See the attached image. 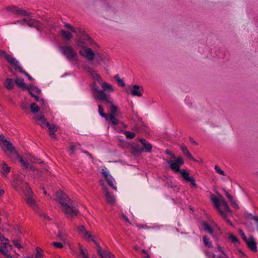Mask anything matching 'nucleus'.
Segmentation results:
<instances>
[{"mask_svg": "<svg viewBox=\"0 0 258 258\" xmlns=\"http://www.w3.org/2000/svg\"><path fill=\"white\" fill-rule=\"evenodd\" d=\"M165 153L167 155L171 156V157L174 159L173 161L170 160H167L166 161L167 163L170 165V168L174 172H179L184 180L186 181L190 182L193 187H197V185L196 183L195 179L192 176H189V172L185 169H179L180 166L184 163L183 158L181 157L176 158L175 156L168 150H166Z\"/></svg>", "mask_w": 258, "mask_h": 258, "instance_id": "1", "label": "nucleus"}, {"mask_svg": "<svg viewBox=\"0 0 258 258\" xmlns=\"http://www.w3.org/2000/svg\"><path fill=\"white\" fill-rule=\"evenodd\" d=\"M96 3L100 5L101 13L104 17L110 19L116 14L117 10L109 0H97Z\"/></svg>", "mask_w": 258, "mask_h": 258, "instance_id": "2", "label": "nucleus"}, {"mask_svg": "<svg viewBox=\"0 0 258 258\" xmlns=\"http://www.w3.org/2000/svg\"><path fill=\"white\" fill-rule=\"evenodd\" d=\"M0 56L5 58L12 66L15 67V69H18L20 73L24 74L28 77L29 80L30 81L33 80L32 77L22 69V68L20 66L19 62L11 55L7 53L5 51L0 50Z\"/></svg>", "mask_w": 258, "mask_h": 258, "instance_id": "3", "label": "nucleus"}, {"mask_svg": "<svg viewBox=\"0 0 258 258\" xmlns=\"http://www.w3.org/2000/svg\"><path fill=\"white\" fill-rule=\"evenodd\" d=\"M97 83H98L96 81L94 80L90 86L94 98L96 100H107L109 102V96H107L103 91L99 89Z\"/></svg>", "mask_w": 258, "mask_h": 258, "instance_id": "4", "label": "nucleus"}, {"mask_svg": "<svg viewBox=\"0 0 258 258\" xmlns=\"http://www.w3.org/2000/svg\"><path fill=\"white\" fill-rule=\"evenodd\" d=\"M108 99L109 102L104 100L106 105L108 104H110V114L109 115L107 114V121L111 123L112 126H115L119 123L118 120L115 117L116 116L117 108L109 100V98Z\"/></svg>", "mask_w": 258, "mask_h": 258, "instance_id": "5", "label": "nucleus"}, {"mask_svg": "<svg viewBox=\"0 0 258 258\" xmlns=\"http://www.w3.org/2000/svg\"><path fill=\"white\" fill-rule=\"evenodd\" d=\"M76 203L72 202L71 204H66L62 207V210L68 218H73L78 213V210L76 207Z\"/></svg>", "mask_w": 258, "mask_h": 258, "instance_id": "6", "label": "nucleus"}, {"mask_svg": "<svg viewBox=\"0 0 258 258\" xmlns=\"http://www.w3.org/2000/svg\"><path fill=\"white\" fill-rule=\"evenodd\" d=\"M60 50L69 60H77V53L72 46L68 45L61 46L60 47Z\"/></svg>", "mask_w": 258, "mask_h": 258, "instance_id": "7", "label": "nucleus"}, {"mask_svg": "<svg viewBox=\"0 0 258 258\" xmlns=\"http://www.w3.org/2000/svg\"><path fill=\"white\" fill-rule=\"evenodd\" d=\"M56 200L62 207L66 204H69V203L71 204L72 202H73V201L69 199L68 196L61 190L57 191L56 193Z\"/></svg>", "mask_w": 258, "mask_h": 258, "instance_id": "8", "label": "nucleus"}, {"mask_svg": "<svg viewBox=\"0 0 258 258\" xmlns=\"http://www.w3.org/2000/svg\"><path fill=\"white\" fill-rule=\"evenodd\" d=\"M2 144L4 146H5V147L8 152V153H6V154L13 153H14L16 154V152H15V147L10 141H9L5 138V136L3 134H1L0 145L2 146Z\"/></svg>", "mask_w": 258, "mask_h": 258, "instance_id": "9", "label": "nucleus"}, {"mask_svg": "<svg viewBox=\"0 0 258 258\" xmlns=\"http://www.w3.org/2000/svg\"><path fill=\"white\" fill-rule=\"evenodd\" d=\"M15 152H16V155L14 153H13L7 154V155L12 160L18 159L22 166L26 169H28L29 168V163L27 161L24 160L23 158L19 155L18 152L16 150V148L15 149Z\"/></svg>", "mask_w": 258, "mask_h": 258, "instance_id": "10", "label": "nucleus"}, {"mask_svg": "<svg viewBox=\"0 0 258 258\" xmlns=\"http://www.w3.org/2000/svg\"><path fill=\"white\" fill-rule=\"evenodd\" d=\"M80 55L86 57L89 61H92L95 57V53L90 48L86 47L79 51Z\"/></svg>", "mask_w": 258, "mask_h": 258, "instance_id": "11", "label": "nucleus"}, {"mask_svg": "<svg viewBox=\"0 0 258 258\" xmlns=\"http://www.w3.org/2000/svg\"><path fill=\"white\" fill-rule=\"evenodd\" d=\"M220 196L219 195V198H218L215 196H212L211 197V200L212 201L213 204H214L216 210L218 211V212L220 214L221 216L223 219L226 218V214L223 211H222L220 208Z\"/></svg>", "mask_w": 258, "mask_h": 258, "instance_id": "12", "label": "nucleus"}, {"mask_svg": "<svg viewBox=\"0 0 258 258\" xmlns=\"http://www.w3.org/2000/svg\"><path fill=\"white\" fill-rule=\"evenodd\" d=\"M6 10L8 11L12 12L14 14L21 16H29L30 15L29 13L27 12L26 11L22 10L16 6L8 7Z\"/></svg>", "mask_w": 258, "mask_h": 258, "instance_id": "13", "label": "nucleus"}, {"mask_svg": "<svg viewBox=\"0 0 258 258\" xmlns=\"http://www.w3.org/2000/svg\"><path fill=\"white\" fill-rule=\"evenodd\" d=\"M85 70L92 77L94 80L96 81L98 83H100L101 77L95 70L89 66L85 67Z\"/></svg>", "mask_w": 258, "mask_h": 258, "instance_id": "14", "label": "nucleus"}, {"mask_svg": "<svg viewBox=\"0 0 258 258\" xmlns=\"http://www.w3.org/2000/svg\"><path fill=\"white\" fill-rule=\"evenodd\" d=\"M105 201L109 205H112L115 203V198L113 195L111 194L107 189L103 191Z\"/></svg>", "mask_w": 258, "mask_h": 258, "instance_id": "15", "label": "nucleus"}, {"mask_svg": "<svg viewBox=\"0 0 258 258\" xmlns=\"http://www.w3.org/2000/svg\"><path fill=\"white\" fill-rule=\"evenodd\" d=\"M35 119L40 121L39 124L42 127L46 126L49 127L51 125L50 123L45 119L44 116L41 114H35Z\"/></svg>", "mask_w": 258, "mask_h": 258, "instance_id": "16", "label": "nucleus"}, {"mask_svg": "<svg viewBox=\"0 0 258 258\" xmlns=\"http://www.w3.org/2000/svg\"><path fill=\"white\" fill-rule=\"evenodd\" d=\"M35 197H26L25 198V201L30 207L35 210H37L39 209V207L35 201Z\"/></svg>", "mask_w": 258, "mask_h": 258, "instance_id": "17", "label": "nucleus"}, {"mask_svg": "<svg viewBox=\"0 0 258 258\" xmlns=\"http://www.w3.org/2000/svg\"><path fill=\"white\" fill-rule=\"evenodd\" d=\"M27 24L30 27H34L38 30H40L41 23L36 19L31 18L27 19Z\"/></svg>", "mask_w": 258, "mask_h": 258, "instance_id": "18", "label": "nucleus"}, {"mask_svg": "<svg viewBox=\"0 0 258 258\" xmlns=\"http://www.w3.org/2000/svg\"><path fill=\"white\" fill-rule=\"evenodd\" d=\"M247 244L248 247L253 251H256L257 250V247L254 239L253 237H250L247 240L245 241Z\"/></svg>", "mask_w": 258, "mask_h": 258, "instance_id": "19", "label": "nucleus"}, {"mask_svg": "<svg viewBox=\"0 0 258 258\" xmlns=\"http://www.w3.org/2000/svg\"><path fill=\"white\" fill-rule=\"evenodd\" d=\"M140 142L142 143V144L143 146V148H142L143 152H151L152 148V146L151 144H150L149 142H147L145 139H140Z\"/></svg>", "mask_w": 258, "mask_h": 258, "instance_id": "20", "label": "nucleus"}, {"mask_svg": "<svg viewBox=\"0 0 258 258\" xmlns=\"http://www.w3.org/2000/svg\"><path fill=\"white\" fill-rule=\"evenodd\" d=\"M140 89L143 90L141 87L138 85L133 86V90L131 91V94L134 96L141 97L142 96V92L140 91Z\"/></svg>", "mask_w": 258, "mask_h": 258, "instance_id": "21", "label": "nucleus"}, {"mask_svg": "<svg viewBox=\"0 0 258 258\" xmlns=\"http://www.w3.org/2000/svg\"><path fill=\"white\" fill-rule=\"evenodd\" d=\"M1 172L4 176L7 177L8 173L10 172L11 167L8 166L6 162H2L1 165Z\"/></svg>", "mask_w": 258, "mask_h": 258, "instance_id": "22", "label": "nucleus"}, {"mask_svg": "<svg viewBox=\"0 0 258 258\" xmlns=\"http://www.w3.org/2000/svg\"><path fill=\"white\" fill-rule=\"evenodd\" d=\"M75 41H76V45L77 47H80V48H82L83 49L87 47V46L88 43L85 40H83L82 38H79L78 37H77L76 38Z\"/></svg>", "mask_w": 258, "mask_h": 258, "instance_id": "23", "label": "nucleus"}, {"mask_svg": "<svg viewBox=\"0 0 258 258\" xmlns=\"http://www.w3.org/2000/svg\"><path fill=\"white\" fill-rule=\"evenodd\" d=\"M202 227L204 230L210 234L211 235H213V230L212 227L206 221H204L202 223Z\"/></svg>", "mask_w": 258, "mask_h": 258, "instance_id": "24", "label": "nucleus"}, {"mask_svg": "<svg viewBox=\"0 0 258 258\" xmlns=\"http://www.w3.org/2000/svg\"><path fill=\"white\" fill-rule=\"evenodd\" d=\"M100 84L102 87V91L104 92V91L108 90L109 92H113V89L111 85L106 82H102L101 80L100 81V83H98Z\"/></svg>", "mask_w": 258, "mask_h": 258, "instance_id": "25", "label": "nucleus"}, {"mask_svg": "<svg viewBox=\"0 0 258 258\" xmlns=\"http://www.w3.org/2000/svg\"><path fill=\"white\" fill-rule=\"evenodd\" d=\"M180 148L183 154L185 155L188 158L194 161L195 160L192 156L191 155V154L188 151L187 147L185 146L182 145Z\"/></svg>", "mask_w": 258, "mask_h": 258, "instance_id": "26", "label": "nucleus"}, {"mask_svg": "<svg viewBox=\"0 0 258 258\" xmlns=\"http://www.w3.org/2000/svg\"><path fill=\"white\" fill-rule=\"evenodd\" d=\"M4 86L9 90L12 89L14 87L13 80L12 79H7L4 83Z\"/></svg>", "mask_w": 258, "mask_h": 258, "instance_id": "27", "label": "nucleus"}, {"mask_svg": "<svg viewBox=\"0 0 258 258\" xmlns=\"http://www.w3.org/2000/svg\"><path fill=\"white\" fill-rule=\"evenodd\" d=\"M27 89L29 90L32 96H33V95H35V93L39 94L40 93V90L39 88L33 86H27Z\"/></svg>", "mask_w": 258, "mask_h": 258, "instance_id": "28", "label": "nucleus"}, {"mask_svg": "<svg viewBox=\"0 0 258 258\" xmlns=\"http://www.w3.org/2000/svg\"><path fill=\"white\" fill-rule=\"evenodd\" d=\"M105 179L106 181L107 182L108 185L111 187L113 189L116 190H117V187L114 185V179L112 177L111 175H109L108 177L105 178Z\"/></svg>", "mask_w": 258, "mask_h": 258, "instance_id": "29", "label": "nucleus"}, {"mask_svg": "<svg viewBox=\"0 0 258 258\" xmlns=\"http://www.w3.org/2000/svg\"><path fill=\"white\" fill-rule=\"evenodd\" d=\"M222 205L224 207V212H230V209L226 201L223 199V198L220 196V205Z\"/></svg>", "mask_w": 258, "mask_h": 258, "instance_id": "30", "label": "nucleus"}, {"mask_svg": "<svg viewBox=\"0 0 258 258\" xmlns=\"http://www.w3.org/2000/svg\"><path fill=\"white\" fill-rule=\"evenodd\" d=\"M15 180L14 186L16 190H18L19 189L20 184L22 181L21 177L19 175H16L15 176Z\"/></svg>", "mask_w": 258, "mask_h": 258, "instance_id": "31", "label": "nucleus"}, {"mask_svg": "<svg viewBox=\"0 0 258 258\" xmlns=\"http://www.w3.org/2000/svg\"><path fill=\"white\" fill-rule=\"evenodd\" d=\"M61 35L65 40L68 41L70 40L73 38V36L70 32L64 30L61 31Z\"/></svg>", "mask_w": 258, "mask_h": 258, "instance_id": "32", "label": "nucleus"}, {"mask_svg": "<svg viewBox=\"0 0 258 258\" xmlns=\"http://www.w3.org/2000/svg\"><path fill=\"white\" fill-rule=\"evenodd\" d=\"M49 135L54 139L56 138V135L55 132L57 131V127L54 124H51L49 127Z\"/></svg>", "mask_w": 258, "mask_h": 258, "instance_id": "33", "label": "nucleus"}, {"mask_svg": "<svg viewBox=\"0 0 258 258\" xmlns=\"http://www.w3.org/2000/svg\"><path fill=\"white\" fill-rule=\"evenodd\" d=\"M26 187L27 189V193L25 194L26 198V197H35L34 194L33 193L31 188L30 187L28 183L26 182Z\"/></svg>", "mask_w": 258, "mask_h": 258, "instance_id": "34", "label": "nucleus"}, {"mask_svg": "<svg viewBox=\"0 0 258 258\" xmlns=\"http://www.w3.org/2000/svg\"><path fill=\"white\" fill-rule=\"evenodd\" d=\"M15 83L18 86L21 87L26 89L27 88V86H26L23 79L17 78L15 80Z\"/></svg>", "mask_w": 258, "mask_h": 258, "instance_id": "35", "label": "nucleus"}, {"mask_svg": "<svg viewBox=\"0 0 258 258\" xmlns=\"http://www.w3.org/2000/svg\"><path fill=\"white\" fill-rule=\"evenodd\" d=\"M101 258H113L114 255L112 254L110 251H103L102 253L100 255Z\"/></svg>", "mask_w": 258, "mask_h": 258, "instance_id": "36", "label": "nucleus"}, {"mask_svg": "<svg viewBox=\"0 0 258 258\" xmlns=\"http://www.w3.org/2000/svg\"><path fill=\"white\" fill-rule=\"evenodd\" d=\"M78 231L79 234L82 236H84L87 233L88 231H87L84 226L81 225L78 227Z\"/></svg>", "mask_w": 258, "mask_h": 258, "instance_id": "37", "label": "nucleus"}, {"mask_svg": "<svg viewBox=\"0 0 258 258\" xmlns=\"http://www.w3.org/2000/svg\"><path fill=\"white\" fill-rule=\"evenodd\" d=\"M94 235H93L91 234V233L90 231H88L87 233L84 236L83 238L89 241H92L94 242L95 240L94 239Z\"/></svg>", "mask_w": 258, "mask_h": 258, "instance_id": "38", "label": "nucleus"}, {"mask_svg": "<svg viewBox=\"0 0 258 258\" xmlns=\"http://www.w3.org/2000/svg\"><path fill=\"white\" fill-rule=\"evenodd\" d=\"M228 239L234 244L239 243V241L237 238L232 233H229L228 235Z\"/></svg>", "mask_w": 258, "mask_h": 258, "instance_id": "39", "label": "nucleus"}, {"mask_svg": "<svg viewBox=\"0 0 258 258\" xmlns=\"http://www.w3.org/2000/svg\"><path fill=\"white\" fill-rule=\"evenodd\" d=\"M30 108L33 113L38 112L40 110L39 107L37 106L36 103H32L30 106Z\"/></svg>", "mask_w": 258, "mask_h": 258, "instance_id": "40", "label": "nucleus"}, {"mask_svg": "<svg viewBox=\"0 0 258 258\" xmlns=\"http://www.w3.org/2000/svg\"><path fill=\"white\" fill-rule=\"evenodd\" d=\"M79 249L80 254L83 256V258H89L87 254L86 253L87 250L84 249L82 245H79Z\"/></svg>", "mask_w": 258, "mask_h": 258, "instance_id": "41", "label": "nucleus"}, {"mask_svg": "<svg viewBox=\"0 0 258 258\" xmlns=\"http://www.w3.org/2000/svg\"><path fill=\"white\" fill-rule=\"evenodd\" d=\"M203 241H204V244L206 246H207L208 247H212V242L210 240L209 238H208L206 236H204L203 237Z\"/></svg>", "mask_w": 258, "mask_h": 258, "instance_id": "42", "label": "nucleus"}, {"mask_svg": "<svg viewBox=\"0 0 258 258\" xmlns=\"http://www.w3.org/2000/svg\"><path fill=\"white\" fill-rule=\"evenodd\" d=\"M142 152V148H140L138 145H135L133 147L132 153L134 154L141 153Z\"/></svg>", "mask_w": 258, "mask_h": 258, "instance_id": "43", "label": "nucleus"}, {"mask_svg": "<svg viewBox=\"0 0 258 258\" xmlns=\"http://www.w3.org/2000/svg\"><path fill=\"white\" fill-rule=\"evenodd\" d=\"M36 253L35 254V257L36 258H43V250L37 247L36 249Z\"/></svg>", "mask_w": 258, "mask_h": 258, "instance_id": "44", "label": "nucleus"}, {"mask_svg": "<svg viewBox=\"0 0 258 258\" xmlns=\"http://www.w3.org/2000/svg\"><path fill=\"white\" fill-rule=\"evenodd\" d=\"M79 38H82L83 40H85L88 43H91L92 42V39L91 38L85 33L82 36Z\"/></svg>", "mask_w": 258, "mask_h": 258, "instance_id": "45", "label": "nucleus"}, {"mask_svg": "<svg viewBox=\"0 0 258 258\" xmlns=\"http://www.w3.org/2000/svg\"><path fill=\"white\" fill-rule=\"evenodd\" d=\"M114 79L118 82V85L119 86L121 87L125 86V83H124L123 81L119 78L118 75H115L114 77Z\"/></svg>", "mask_w": 258, "mask_h": 258, "instance_id": "46", "label": "nucleus"}, {"mask_svg": "<svg viewBox=\"0 0 258 258\" xmlns=\"http://www.w3.org/2000/svg\"><path fill=\"white\" fill-rule=\"evenodd\" d=\"M124 134L127 139H133L135 137V134L130 131H124Z\"/></svg>", "mask_w": 258, "mask_h": 258, "instance_id": "47", "label": "nucleus"}, {"mask_svg": "<svg viewBox=\"0 0 258 258\" xmlns=\"http://www.w3.org/2000/svg\"><path fill=\"white\" fill-rule=\"evenodd\" d=\"M98 112L100 115L104 117L107 121V114L103 112V109L100 105L98 106Z\"/></svg>", "mask_w": 258, "mask_h": 258, "instance_id": "48", "label": "nucleus"}, {"mask_svg": "<svg viewBox=\"0 0 258 258\" xmlns=\"http://www.w3.org/2000/svg\"><path fill=\"white\" fill-rule=\"evenodd\" d=\"M73 32L76 33L77 37L82 36L85 33L83 29L80 28L75 29V31Z\"/></svg>", "mask_w": 258, "mask_h": 258, "instance_id": "49", "label": "nucleus"}, {"mask_svg": "<svg viewBox=\"0 0 258 258\" xmlns=\"http://www.w3.org/2000/svg\"><path fill=\"white\" fill-rule=\"evenodd\" d=\"M217 249L219 251H221V253L218 255V258H229L227 257V255L222 250L221 247L218 246Z\"/></svg>", "mask_w": 258, "mask_h": 258, "instance_id": "50", "label": "nucleus"}, {"mask_svg": "<svg viewBox=\"0 0 258 258\" xmlns=\"http://www.w3.org/2000/svg\"><path fill=\"white\" fill-rule=\"evenodd\" d=\"M93 242L96 245L97 253L100 255L103 252V251L102 250V248L100 246L99 244L96 240H95Z\"/></svg>", "mask_w": 258, "mask_h": 258, "instance_id": "51", "label": "nucleus"}, {"mask_svg": "<svg viewBox=\"0 0 258 258\" xmlns=\"http://www.w3.org/2000/svg\"><path fill=\"white\" fill-rule=\"evenodd\" d=\"M99 184L101 185V187H102V190L104 191L107 189H108L106 185H105V182L104 181H103V180L102 179H100L99 180Z\"/></svg>", "mask_w": 258, "mask_h": 258, "instance_id": "52", "label": "nucleus"}, {"mask_svg": "<svg viewBox=\"0 0 258 258\" xmlns=\"http://www.w3.org/2000/svg\"><path fill=\"white\" fill-rule=\"evenodd\" d=\"M12 242H13L14 245L17 248H22L23 247L22 246L20 243L18 239H17V240L14 239V240L12 241Z\"/></svg>", "mask_w": 258, "mask_h": 258, "instance_id": "53", "label": "nucleus"}, {"mask_svg": "<svg viewBox=\"0 0 258 258\" xmlns=\"http://www.w3.org/2000/svg\"><path fill=\"white\" fill-rule=\"evenodd\" d=\"M29 105L25 102H23L21 104V108L22 109H23L25 111L28 110L29 109Z\"/></svg>", "mask_w": 258, "mask_h": 258, "instance_id": "54", "label": "nucleus"}, {"mask_svg": "<svg viewBox=\"0 0 258 258\" xmlns=\"http://www.w3.org/2000/svg\"><path fill=\"white\" fill-rule=\"evenodd\" d=\"M38 214H39V216L43 218L44 219H45L46 220H50V218H49V217L48 216H47L45 213H43L42 212L39 211L38 212Z\"/></svg>", "mask_w": 258, "mask_h": 258, "instance_id": "55", "label": "nucleus"}, {"mask_svg": "<svg viewBox=\"0 0 258 258\" xmlns=\"http://www.w3.org/2000/svg\"><path fill=\"white\" fill-rule=\"evenodd\" d=\"M215 171L220 175H224V172L222 170H221L220 167L218 165H216L215 166Z\"/></svg>", "mask_w": 258, "mask_h": 258, "instance_id": "56", "label": "nucleus"}, {"mask_svg": "<svg viewBox=\"0 0 258 258\" xmlns=\"http://www.w3.org/2000/svg\"><path fill=\"white\" fill-rule=\"evenodd\" d=\"M64 25L66 27L70 29L72 32L75 31V28L73 26H72L71 24L67 23H65Z\"/></svg>", "mask_w": 258, "mask_h": 258, "instance_id": "57", "label": "nucleus"}, {"mask_svg": "<svg viewBox=\"0 0 258 258\" xmlns=\"http://www.w3.org/2000/svg\"><path fill=\"white\" fill-rule=\"evenodd\" d=\"M27 23V19L24 18L23 20H18L14 22V24H20L22 25H24L25 23Z\"/></svg>", "mask_w": 258, "mask_h": 258, "instance_id": "58", "label": "nucleus"}, {"mask_svg": "<svg viewBox=\"0 0 258 258\" xmlns=\"http://www.w3.org/2000/svg\"><path fill=\"white\" fill-rule=\"evenodd\" d=\"M95 56L96 57L98 61L104 62V59L103 58V57H102L100 53H95Z\"/></svg>", "mask_w": 258, "mask_h": 258, "instance_id": "59", "label": "nucleus"}, {"mask_svg": "<svg viewBox=\"0 0 258 258\" xmlns=\"http://www.w3.org/2000/svg\"><path fill=\"white\" fill-rule=\"evenodd\" d=\"M101 173L102 174V175L104 176V177L105 178H106V177H108L109 175H110L108 174V173L106 168H104L102 169Z\"/></svg>", "mask_w": 258, "mask_h": 258, "instance_id": "60", "label": "nucleus"}, {"mask_svg": "<svg viewBox=\"0 0 258 258\" xmlns=\"http://www.w3.org/2000/svg\"><path fill=\"white\" fill-rule=\"evenodd\" d=\"M52 244L56 248H62L63 247L62 244L60 242H54Z\"/></svg>", "mask_w": 258, "mask_h": 258, "instance_id": "61", "label": "nucleus"}, {"mask_svg": "<svg viewBox=\"0 0 258 258\" xmlns=\"http://www.w3.org/2000/svg\"><path fill=\"white\" fill-rule=\"evenodd\" d=\"M32 97H34L37 101L40 102L41 103V104H42V106L44 104V101L43 100V99H40L36 95H33Z\"/></svg>", "mask_w": 258, "mask_h": 258, "instance_id": "62", "label": "nucleus"}, {"mask_svg": "<svg viewBox=\"0 0 258 258\" xmlns=\"http://www.w3.org/2000/svg\"><path fill=\"white\" fill-rule=\"evenodd\" d=\"M57 237L59 238L62 241H64L66 240V238L64 237V235L62 234L61 232H59L57 235Z\"/></svg>", "mask_w": 258, "mask_h": 258, "instance_id": "63", "label": "nucleus"}, {"mask_svg": "<svg viewBox=\"0 0 258 258\" xmlns=\"http://www.w3.org/2000/svg\"><path fill=\"white\" fill-rule=\"evenodd\" d=\"M239 233L240 234V235L241 236L242 239L244 240V241H245L246 240L248 239L246 238V236L245 235V234H244L243 231H242V230L239 229Z\"/></svg>", "mask_w": 258, "mask_h": 258, "instance_id": "64", "label": "nucleus"}]
</instances>
